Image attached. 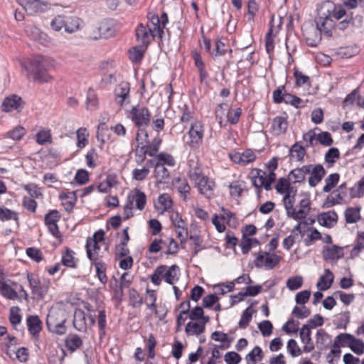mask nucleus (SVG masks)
<instances>
[{
    "label": "nucleus",
    "instance_id": "obj_1",
    "mask_svg": "<svg viewBox=\"0 0 364 364\" xmlns=\"http://www.w3.org/2000/svg\"><path fill=\"white\" fill-rule=\"evenodd\" d=\"M20 65L26 71L28 77L35 81L44 83L53 79L48 73L55 67V61L51 58L41 55L32 56L21 60Z\"/></svg>",
    "mask_w": 364,
    "mask_h": 364
},
{
    "label": "nucleus",
    "instance_id": "obj_2",
    "mask_svg": "<svg viewBox=\"0 0 364 364\" xmlns=\"http://www.w3.org/2000/svg\"><path fill=\"white\" fill-rule=\"evenodd\" d=\"M149 23L145 26L143 23L138 25L136 28V37L138 42L144 46H147L156 36L162 37L164 28L167 24L168 19L166 13L161 14V17L154 14H149Z\"/></svg>",
    "mask_w": 364,
    "mask_h": 364
},
{
    "label": "nucleus",
    "instance_id": "obj_3",
    "mask_svg": "<svg viewBox=\"0 0 364 364\" xmlns=\"http://www.w3.org/2000/svg\"><path fill=\"white\" fill-rule=\"evenodd\" d=\"M68 318V313L65 305L57 303L49 309L46 318V326L48 331L58 336L64 335L67 331L65 322Z\"/></svg>",
    "mask_w": 364,
    "mask_h": 364
},
{
    "label": "nucleus",
    "instance_id": "obj_4",
    "mask_svg": "<svg viewBox=\"0 0 364 364\" xmlns=\"http://www.w3.org/2000/svg\"><path fill=\"white\" fill-rule=\"evenodd\" d=\"M179 267L173 264L168 267L166 265H161L156 268L151 276V281L155 285H160L162 279L169 284H173L175 281L178 279Z\"/></svg>",
    "mask_w": 364,
    "mask_h": 364
},
{
    "label": "nucleus",
    "instance_id": "obj_5",
    "mask_svg": "<svg viewBox=\"0 0 364 364\" xmlns=\"http://www.w3.org/2000/svg\"><path fill=\"white\" fill-rule=\"evenodd\" d=\"M335 27L336 24L330 16L320 15L316 21V28L314 29V32L317 34L311 41L310 38H307L308 43L311 46H316L321 41V33H323L327 37H331L333 36V31H335Z\"/></svg>",
    "mask_w": 364,
    "mask_h": 364
},
{
    "label": "nucleus",
    "instance_id": "obj_6",
    "mask_svg": "<svg viewBox=\"0 0 364 364\" xmlns=\"http://www.w3.org/2000/svg\"><path fill=\"white\" fill-rule=\"evenodd\" d=\"M281 257L267 251H259L255 259V265L257 268H265L266 269H274L281 260Z\"/></svg>",
    "mask_w": 364,
    "mask_h": 364
},
{
    "label": "nucleus",
    "instance_id": "obj_7",
    "mask_svg": "<svg viewBox=\"0 0 364 364\" xmlns=\"http://www.w3.org/2000/svg\"><path fill=\"white\" fill-rule=\"evenodd\" d=\"M319 15H328L331 18L340 21L348 16L346 9L341 5H335L331 1H326L321 4L318 9Z\"/></svg>",
    "mask_w": 364,
    "mask_h": 364
},
{
    "label": "nucleus",
    "instance_id": "obj_8",
    "mask_svg": "<svg viewBox=\"0 0 364 364\" xmlns=\"http://www.w3.org/2000/svg\"><path fill=\"white\" fill-rule=\"evenodd\" d=\"M130 117L139 129H143L142 127L149 126L151 121V114L145 107H133L130 111Z\"/></svg>",
    "mask_w": 364,
    "mask_h": 364
},
{
    "label": "nucleus",
    "instance_id": "obj_9",
    "mask_svg": "<svg viewBox=\"0 0 364 364\" xmlns=\"http://www.w3.org/2000/svg\"><path fill=\"white\" fill-rule=\"evenodd\" d=\"M148 137V133L146 130H138L136 136L138 144L135 150L136 161L137 164L142 163L146 158V155H148L147 148H146L145 144H144V141L147 142Z\"/></svg>",
    "mask_w": 364,
    "mask_h": 364
},
{
    "label": "nucleus",
    "instance_id": "obj_10",
    "mask_svg": "<svg viewBox=\"0 0 364 364\" xmlns=\"http://www.w3.org/2000/svg\"><path fill=\"white\" fill-rule=\"evenodd\" d=\"M203 134L204 128L202 122L200 121L192 122L188 131L190 141H188V144L191 147L198 146L202 143Z\"/></svg>",
    "mask_w": 364,
    "mask_h": 364
},
{
    "label": "nucleus",
    "instance_id": "obj_11",
    "mask_svg": "<svg viewBox=\"0 0 364 364\" xmlns=\"http://www.w3.org/2000/svg\"><path fill=\"white\" fill-rule=\"evenodd\" d=\"M130 85L128 82L122 81L114 89V101L122 107L130 102Z\"/></svg>",
    "mask_w": 364,
    "mask_h": 364
},
{
    "label": "nucleus",
    "instance_id": "obj_12",
    "mask_svg": "<svg viewBox=\"0 0 364 364\" xmlns=\"http://www.w3.org/2000/svg\"><path fill=\"white\" fill-rule=\"evenodd\" d=\"M311 210V201L308 197H305L300 200L296 206H294V210L289 218L295 220H304Z\"/></svg>",
    "mask_w": 364,
    "mask_h": 364
},
{
    "label": "nucleus",
    "instance_id": "obj_13",
    "mask_svg": "<svg viewBox=\"0 0 364 364\" xmlns=\"http://www.w3.org/2000/svg\"><path fill=\"white\" fill-rule=\"evenodd\" d=\"M60 219V214L56 210H50L45 216V225L48 231L56 238L60 237L58 222Z\"/></svg>",
    "mask_w": 364,
    "mask_h": 364
},
{
    "label": "nucleus",
    "instance_id": "obj_14",
    "mask_svg": "<svg viewBox=\"0 0 364 364\" xmlns=\"http://www.w3.org/2000/svg\"><path fill=\"white\" fill-rule=\"evenodd\" d=\"M23 107V102L19 96L11 95L6 97L1 105V109L4 112H9L12 111L20 112Z\"/></svg>",
    "mask_w": 364,
    "mask_h": 364
},
{
    "label": "nucleus",
    "instance_id": "obj_15",
    "mask_svg": "<svg viewBox=\"0 0 364 364\" xmlns=\"http://www.w3.org/2000/svg\"><path fill=\"white\" fill-rule=\"evenodd\" d=\"M127 202L139 210H143L146 204V194L139 189L135 188L127 196Z\"/></svg>",
    "mask_w": 364,
    "mask_h": 364
},
{
    "label": "nucleus",
    "instance_id": "obj_16",
    "mask_svg": "<svg viewBox=\"0 0 364 364\" xmlns=\"http://www.w3.org/2000/svg\"><path fill=\"white\" fill-rule=\"evenodd\" d=\"M198 192L206 198H211L214 195L215 182L205 176L198 181L193 183Z\"/></svg>",
    "mask_w": 364,
    "mask_h": 364
},
{
    "label": "nucleus",
    "instance_id": "obj_17",
    "mask_svg": "<svg viewBox=\"0 0 364 364\" xmlns=\"http://www.w3.org/2000/svg\"><path fill=\"white\" fill-rule=\"evenodd\" d=\"M309 167L308 182L311 187H315L318 183L321 182L323 177L326 174V171L323 166L321 164H307Z\"/></svg>",
    "mask_w": 364,
    "mask_h": 364
},
{
    "label": "nucleus",
    "instance_id": "obj_18",
    "mask_svg": "<svg viewBox=\"0 0 364 364\" xmlns=\"http://www.w3.org/2000/svg\"><path fill=\"white\" fill-rule=\"evenodd\" d=\"M99 35H95L92 38L95 40L100 38H108L114 36L117 29L115 23L112 20H105L100 23L97 28Z\"/></svg>",
    "mask_w": 364,
    "mask_h": 364
},
{
    "label": "nucleus",
    "instance_id": "obj_19",
    "mask_svg": "<svg viewBox=\"0 0 364 364\" xmlns=\"http://www.w3.org/2000/svg\"><path fill=\"white\" fill-rule=\"evenodd\" d=\"M205 321H191L188 322L185 328L186 333L189 336H199L205 330V324L209 322L210 318H204Z\"/></svg>",
    "mask_w": 364,
    "mask_h": 364
},
{
    "label": "nucleus",
    "instance_id": "obj_20",
    "mask_svg": "<svg viewBox=\"0 0 364 364\" xmlns=\"http://www.w3.org/2000/svg\"><path fill=\"white\" fill-rule=\"evenodd\" d=\"M188 166L189 170L188 172V176L190 181L193 183L198 181V180L205 176L203 174L201 166L196 158L191 159L188 161Z\"/></svg>",
    "mask_w": 364,
    "mask_h": 364
},
{
    "label": "nucleus",
    "instance_id": "obj_21",
    "mask_svg": "<svg viewBox=\"0 0 364 364\" xmlns=\"http://www.w3.org/2000/svg\"><path fill=\"white\" fill-rule=\"evenodd\" d=\"M256 158V154L250 149H247L242 153L237 152L230 155L231 160L241 166H246L255 161Z\"/></svg>",
    "mask_w": 364,
    "mask_h": 364
},
{
    "label": "nucleus",
    "instance_id": "obj_22",
    "mask_svg": "<svg viewBox=\"0 0 364 364\" xmlns=\"http://www.w3.org/2000/svg\"><path fill=\"white\" fill-rule=\"evenodd\" d=\"M299 336L301 342L304 343L303 350L310 353L314 349V344L311 338V328L309 325H303L300 329Z\"/></svg>",
    "mask_w": 364,
    "mask_h": 364
},
{
    "label": "nucleus",
    "instance_id": "obj_23",
    "mask_svg": "<svg viewBox=\"0 0 364 364\" xmlns=\"http://www.w3.org/2000/svg\"><path fill=\"white\" fill-rule=\"evenodd\" d=\"M288 127V122L286 117H276L271 125L270 132L274 136H280L286 133Z\"/></svg>",
    "mask_w": 364,
    "mask_h": 364
},
{
    "label": "nucleus",
    "instance_id": "obj_24",
    "mask_svg": "<svg viewBox=\"0 0 364 364\" xmlns=\"http://www.w3.org/2000/svg\"><path fill=\"white\" fill-rule=\"evenodd\" d=\"M322 255L325 260L336 261L343 257V252L342 247L336 245L325 246Z\"/></svg>",
    "mask_w": 364,
    "mask_h": 364
},
{
    "label": "nucleus",
    "instance_id": "obj_25",
    "mask_svg": "<svg viewBox=\"0 0 364 364\" xmlns=\"http://www.w3.org/2000/svg\"><path fill=\"white\" fill-rule=\"evenodd\" d=\"M85 248L87 256L91 262L101 261L102 252L100 245L97 244L96 242L90 241V242H86Z\"/></svg>",
    "mask_w": 364,
    "mask_h": 364
},
{
    "label": "nucleus",
    "instance_id": "obj_26",
    "mask_svg": "<svg viewBox=\"0 0 364 364\" xmlns=\"http://www.w3.org/2000/svg\"><path fill=\"white\" fill-rule=\"evenodd\" d=\"M309 171V167L307 166V165H304L291 170L288 174V177L289 181L293 183H303Z\"/></svg>",
    "mask_w": 364,
    "mask_h": 364
},
{
    "label": "nucleus",
    "instance_id": "obj_27",
    "mask_svg": "<svg viewBox=\"0 0 364 364\" xmlns=\"http://www.w3.org/2000/svg\"><path fill=\"white\" fill-rule=\"evenodd\" d=\"M172 204L171 196L168 193H162L154 203V208L159 213L163 214L172 207Z\"/></svg>",
    "mask_w": 364,
    "mask_h": 364
},
{
    "label": "nucleus",
    "instance_id": "obj_28",
    "mask_svg": "<svg viewBox=\"0 0 364 364\" xmlns=\"http://www.w3.org/2000/svg\"><path fill=\"white\" fill-rule=\"evenodd\" d=\"M48 9V4L40 0H33L28 4L24 3V10L29 15H34L36 14L44 12Z\"/></svg>",
    "mask_w": 364,
    "mask_h": 364
},
{
    "label": "nucleus",
    "instance_id": "obj_29",
    "mask_svg": "<svg viewBox=\"0 0 364 364\" xmlns=\"http://www.w3.org/2000/svg\"><path fill=\"white\" fill-rule=\"evenodd\" d=\"M148 164H150V167L153 166H154V174L159 182H161L163 180L169 177L168 170L165 167V166L155 161V159L149 160Z\"/></svg>",
    "mask_w": 364,
    "mask_h": 364
},
{
    "label": "nucleus",
    "instance_id": "obj_30",
    "mask_svg": "<svg viewBox=\"0 0 364 364\" xmlns=\"http://www.w3.org/2000/svg\"><path fill=\"white\" fill-rule=\"evenodd\" d=\"M82 21L75 16H65V31L72 33L80 29Z\"/></svg>",
    "mask_w": 364,
    "mask_h": 364
},
{
    "label": "nucleus",
    "instance_id": "obj_31",
    "mask_svg": "<svg viewBox=\"0 0 364 364\" xmlns=\"http://www.w3.org/2000/svg\"><path fill=\"white\" fill-rule=\"evenodd\" d=\"M331 343V336L323 329H318L316 336V343L317 348L319 350L326 349Z\"/></svg>",
    "mask_w": 364,
    "mask_h": 364
},
{
    "label": "nucleus",
    "instance_id": "obj_32",
    "mask_svg": "<svg viewBox=\"0 0 364 364\" xmlns=\"http://www.w3.org/2000/svg\"><path fill=\"white\" fill-rule=\"evenodd\" d=\"M65 347L70 352H75L82 347L83 342L77 334H69L65 340Z\"/></svg>",
    "mask_w": 364,
    "mask_h": 364
},
{
    "label": "nucleus",
    "instance_id": "obj_33",
    "mask_svg": "<svg viewBox=\"0 0 364 364\" xmlns=\"http://www.w3.org/2000/svg\"><path fill=\"white\" fill-rule=\"evenodd\" d=\"M73 326L79 331H85L87 327V316L83 311L78 310L75 312Z\"/></svg>",
    "mask_w": 364,
    "mask_h": 364
},
{
    "label": "nucleus",
    "instance_id": "obj_34",
    "mask_svg": "<svg viewBox=\"0 0 364 364\" xmlns=\"http://www.w3.org/2000/svg\"><path fill=\"white\" fill-rule=\"evenodd\" d=\"M26 323L29 332L33 336H38L42 329V322L37 316H29Z\"/></svg>",
    "mask_w": 364,
    "mask_h": 364
},
{
    "label": "nucleus",
    "instance_id": "obj_35",
    "mask_svg": "<svg viewBox=\"0 0 364 364\" xmlns=\"http://www.w3.org/2000/svg\"><path fill=\"white\" fill-rule=\"evenodd\" d=\"M251 175L252 182L255 187L257 188L264 187L266 189L265 171L259 168H255L252 170Z\"/></svg>",
    "mask_w": 364,
    "mask_h": 364
},
{
    "label": "nucleus",
    "instance_id": "obj_36",
    "mask_svg": "<svg viewBox=\"0 0 364 364\" xmlns=\"http://www.w3.org/2000/svg\"><path fill=\"white\" fill-rule=\"evenodd\" d=\"M306 155L304 147L298 142L294 144L289 150V156L291 159L299 162H303Z\"/></svg>",
    "mask_w": 364,
    "mask_h": 364
},
{
    "label": "nucleus",
    "instance_id": "obj_37",
    "mask_svg": "<svg viewBox=\"0 0 364 364\" xmlns=\"http://www.w3.org/2000/svg\"><path fill=\"white\" fill-rule=\"evenodd\" d=\"M337 220L338 215L335 211L321 213L318 217L320 224L326 227H332Z\"/></svg>",
    "mask_w": 364,
    "mask_h": 364
},
{
    "label": "nucleus",
    "instance_id": "obj_38",
    "mask_svg": "<svg viewBox=\"0 0 364 364\" xmlns=\"http://www.w3.org/2000/svg\"><path fill=\"white\" fill-rule=\"evenodd\" d=\"M333 273L328 269H326L324 275L319 279L317 283V287L321 291L327 290L333 282Z\"/></svg>",
    "mask_w": 364,
    "mask_h": 364
},
{
    "label": "nucleus",
    "instance_id": "obj_39",
    "mask_svg": "<svg viewBox=\"0 0 364 364\" xmlns=\"http://www.w3.org/2000/svg\"><path fill=\"white\" fill-rule=\"evenodd\" d=\"M92 265L95 266L96 269V275L100 280V282L105 284L107 282V277L106 275V269H107V265L105 262L101 261H97L95 262H91Z\"/></svg>",
    "mask_w": 364,
    "mask_h": 364
},
{
    "label": "nucleus",
    "instance_id": "obj_40",
    "mask_svg": "<svg viewBox=\"0 0 364 364\" xmlns=\"http://www.w3.org/2000/svg\"><path fill=\"white\" fill-rule=\"evenodd\" d=\"M132 277L128 272L123 273L120 277L119 286L115 289L116 294L122 296L123 289L129 287L132 283Z\"/></svg>",
    "mask_w": 364,
    "mask_h": 364
},
{
    "label": "nucleus",
    "instance_id": "obj_41",
    "mask_svg": "<svg viewBox=\"0 0 364 364\" xmlns=\"http://www.w3.org/2000/svg\"><path fill=\"white\" fill-rule=\"evenodd\" d=\"M75 252L69 248H67L65 252L62 257V263L64 266L75 268L77 267V259L74 257Z\"/></svg>",
    "mask_w": 364,
    "mask_h": 364
},
{
    "label": "nucleus",
    "instance_id": "obj_42",
    "mask_svg": "<svg viewBox=\"0 0 364 364\" xmlns=\"http://www.w3.org/2000/svg\"><path fill=\"white\" fill-rule=\"evenodd\" d=\"M263 353L259 346H255L251 352L246 355L247 364H256L257 361L262 360Z\"/></svg>",
    "mask_w": 364,
    "mask_h": 364
},
{
    "label": "nucleus",
    "instance_id": "obj_43",
    "mask_svg": "<svg viewBox=\"0 0 364 364\" xmlns=\"http://www.w3.org/2000/svg\"><path fill=\"white\" fill-rule=\"evenodd\" d=\"M0 220L2 222L14 220L18 224V214L5 207H0Z\"/></svg>",
    "mask_w": 364,
    "mask_h": 364
},
{
    "label": "nucleus",
    "instance_id": "obj_44",
    "mask_svg": "<svg viewBox=\"0 0 364 364\" xmlns=\"http://www.w3.org/2000/svg\"><path fill=\"white\" fill-rule=\"evenodd\" d=\"M0 293L6 299L15 300L18 296L17 292L6 282H0Z\"/></svg>",
    "mask_w": 364,
    "mask_h": 364
},
{
    "label": "nucleus",
    "instance_id": "obj_45",
    "mask_svg": "<svg viewBox=\"0 0 364 364\" xmlns=\"http://www.w3.org/2000/svg\"><path fill=\"white\" fill-rule=\"evenodd\" d=\"M340 176L338 173H331L325 178V186L323 188L324 193L330 192L336 186L339 181Z\"/></svg>",
    "mask_w": 364,
    "mask_h": 364
},
{
    "label": "nucleus",
    "instance_id": "obj_46",
    "mask_svg": "<svg viewBox=\"0 0 364 364\" xmlns=\"http://www.w3.org/2000/svg\"><path fill=\"white\" fill-rule=\"evenodd\" d=\"M146 292V294L144 299V301L147 306V309L156 313V294L155 291L147 289Z\"/></svg>",
    "mask_w": 364,
    "mask_h": 364
},
{
    "label": "nucleus",
    "instance_id": "obj_47",
    "mask_svg": "<svg viewBox=\"0 0 364 364\" xmlns=\"http://www.w3.org/2000/svg\"><path fill=\"white\" fill-rule=\"evenodd\" d=\"M60 198L62 200H66V202L63 203L64 205H67L65 209L67 210H71L74 207L75 202L77 200L76 192L72 191L68 193H63L60 196Z\"/></svg>",
    "mask_w": 364,
    "mask_h": 364
},
{
    "label": "nucleus",
    "instance_id": "obj_48",
    "mask_svg": "<svg viewBox=\"0 0 364 364\" xmlns=\"http://www.w3.org/2000/svg\"><path fill=\"white\" fill-rule=\"evenodd\" d=\"M353 336L349 333H340L334 340L336 347H350Z\"/></svg>",
    "mask_w": 364,
    "mask_h": 364
},
{
    "label": "nucleus",
    "instance_id": "obj_49",
    "mask_svg": "<svg viewBox=\"0 0 364 364\" xmlns=\"http://www.w3.org/2000/svg\"><path fill=\"white\" fill-rule=\"evenodd\" d=\"M150 164L146 163V166H143L141 168H134L132 171V178L136 181H143L149 175L150 170Z\"/></svg>",
    "mask_w": 364,
    "mask_h": 364
},
{
    "label": "nucleus",
    "instance_id": "obj_50",
    "mask_svg": "<svg viewBox=\"0 0 364 364\" xmlns=\"http://www.w3.org/2000/svg\"><path fill=\"white\" fill-rule=\"evenodd\" d=\"M155 161L164 165L173 167L176 164V161L172 155L168 153L162 152L156 156Z\"/></svg>",
    "mask_w": 364,
    "mask_h": 364
},
{
    "label": "nucleus",
    "instance_id": "obj_51",
    "mask_svg": "<svg viewBox=\"0 0 364 364\" xmlns=\"http://www.w3.org/2000/svg\"><path fill=\"white\" fill-rule=\"evenodd\" d=\"M98 100L95 91L90 88L87 92L86 108L88 110H94L97 107Z\"/></svg>",
    "mask_w": 364,
    "mask_h": 364
},
{
    "label": "nucleus",
    "instance_id": "obj_52",
    "mask_svg": "<svg viewBox=\"0 0 364 364\" xmlns=\"http://www.w3.org/2000/svg\"><path fill=\"white\" fill-rule=\"evenodd\" d=\"M188 318L191 321H205L204 318H209V316L204 315V311L202 307L196 306L190 311Z\"/></svg>",
    "mask_w": 364,
    "mask_h": 364
},
{
    "label": "nucleus",
    "instance_id": "obj_53",
    "mask_svg": "<svg viewBox=\"0 0 364 364\" xmlns=\"http://www.w3.org/2000/svg\"><path fill=\"white\" fill-rule=\"evenodd\" d=\"M89 136V134L87 133V131L86 128L80 127L77 131V146L79 148H83L85 147L87 143L88 139L87 137Z\"/></svg>",
    "mask_w": 364,
    "mask_h": 364
},
{
    "label": "nucleus",
    "instance_id": "obj_54",
    "mask_svg": "<svg viewBox=\"0 0 364 364\" xmlns=\"http://www.w3.org/2000/svg\"><path fill=\"white\" fill-rule=\"evenodd\" d=\"M147 144H145L146 148H147L148 155L150 156H154L159 151L160 145L161 144V139L159 137L154 138L151 144H149L147 141Z\"/></svg>",
    "mask_w": 364,
    "mask_h": 364
},
{
    "label": "nucleus",
    "instance_id": "obj_55",
    "mask_svg": "<svg viewBox=\"0 0 364 364\" xmlns=\"http://www.w3.org/2000/svg\"><path fill=\"white\" fill-rule=\"evenodd\" d=\"M97 324L99 327L100 339L102 340L105 335V328L107 324L105 311H100L97 318Z\"/></svg>",
    "mask_w": 364,
    "mask_h": 364
},
{
    "label": "nucleus",
    "instance_id": "obj_56",
    "mask_svg": "<svg viewBox=\"0 0 364 364\" xmlns=\"http://www.w3.org/2000/svg\"><path fill=\"white\" fill-rule=\"evenodd\" d=\"M303 139L306 147L315 146L318 143L317 134L312 129L303 134Z\"/></svg>",
    "mask_w": 364,
    "mask_h": 364
},
{
    "label": "nucleus",
    "instance_id": "obj_57",
    "mask_svg": "<svg viewBox=\"0 0 364 364\" xmlns=\"http://www.w3.org/2000/svg\"><path fill=\"white\" fill-rule=\"evenodd\" d=\"M36 142L40 145L51 142V134L49 129H42L36 134Z\"/></svg>",
    "mask_w": 364,
    "mask_h": 364
},
{
    "label": "nucleus",
    "instance_id": "obj_58",
    "mask_svg": "<svg viewBox=\"0 0 364 364\" xmlns=\"http://www.w3.org/2000/svg\"><path fill=\"white\" fill-rule=\"evenodd\" d=\"M25 31L28 36L33 41L40 40L43 34L38 28L31 24L27 25Z\"/></svg>",
    "mask_w": 364,
    "mask_h": 364
},
{
    "label": "nucleus",
    "instance_id": "obj_59",
    "mask_svg": "<svg viewBox=\"0 0 364 364\" xmlns=\"http://www.w3.org/2000/svg\"><path fill=\"white\" fill-rule=\"evenodd\" d=\"M129 302L130 305L134 308H139L143 304V299L134 289L129 290Z\"/></svg>",
    "mask_w": 364,
    "mask_h": 364
},
{
    "label": "nucleus",
    "instance_id": "obj_60",
    "mask_svg": "<svg viewBox=\"0 0 364 364\" xmlns=\"http://www.w3.org/2000/svg\"><path fill=\"white\" fill-rule=\"evenodd\" d=\"M345 216L348 223H356L360 218L359 210L355 208H348L345 212Z\"/></svg>",
    "mask_w": 364,
    "mask_h": 364
},
{
    "label": "nucleus",
    "instance_id": "obj_61",
    "mask_svg": "<svg viewBox=\"0 0 364 364\" xmlns=\"http://www.w3.org/2000/svg\"><path fill=\"white\" fill-rule=\"evenodd\" d=\"M303 284V278L301 276H296L289 278L287 281V287L291 291L299 289Z\"/></svg>",
    "mask_w": 364,
    "mask_h": 364
},
{
    "label": "nucleus",
    "instance_id": "obj_62",
    "mask_svg": "<svg viewBox=\"0 0 364 364\" xmlns=\"http://www.w3.org/2000/svg\"><path fill=\"white\" fill-rule=\"evenodd\" d=\"M349 348L357 355L364 353V342L360 339L353 337Z\"/></svg>",
    "mask_w": 364,
    "mask_h": 364
},
{
    "label": "nucleus",
    "instance_id": "obj_63",
    "mask_svg": "<svg viewBox=\"0 0 364 364\" xmlns=\"http://www.w3.org/2000/svg\"><path fill=\"white\" fill-rule=\"evenodd\" d=\"M144 56V50L138 47H134L129 51V58L133 63L140 62Z\"/></svg>",
    "mask_w": 364,
    "mask_h": 364
},
{
    "label": "nucleus",
    "instance_id": "obj_64",
    "mask_svg": "<svg viewBox=\"0 0 364 364\" xmlns=\"http://www.w3.org/2000/svg\"><path fill=\"white\" fill-rule=\"evenodd\" d=\"M350 194L353 198H360L364 195V176L358 182V186L351 188Z\"/></svg>",
    "mask_w": 364,
    "mask_h": 364
}]
</instances>
